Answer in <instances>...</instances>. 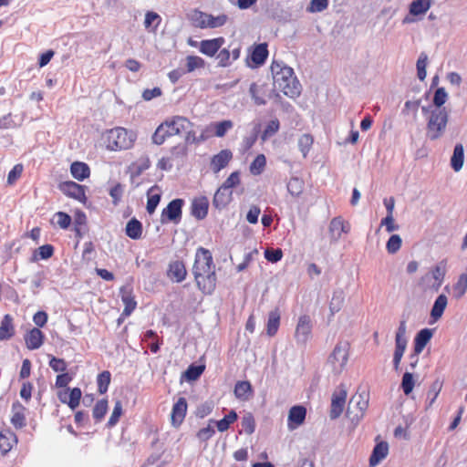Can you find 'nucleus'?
Returning a JSON list of instances; mask_svg holds the SVG:
<instances>
[{"label": "nucleus", "mask_w": 467, "mask_h": 467, "mask_svg": "<svg viewBox=\"0 0 467 467\" xmlns=\"http://www.w3.org/2000/svg\"><path fill=\"white\" fill-rule=\"evenodd\" d=\"M194 124L186 117L172 116L166 119L156 129L152 135V142L156 145L164 143L167 138L180 136L184 138L186 144H193L201 141L193 130Z\"/></svg>", "instance_id": "1"}, {"label": "nucleus", "mask_w": 467, "mask_h": 467, "mask_svg": "<svg viewBox=\"0 0 467 467\" xmlns=\"http://www.w3.org/2000/svg\"><path fill=\"white\" fill-rule=\"evenodd\" d=\"M270 68L274 87L276 90L283 92L284 95L292 99L300 95L301 85L295 76L292 67L285 65L283 61L273 60Z\"/></svg>", "instance_id": "2"}, {"label": "nucleus", "mask_w": 467, "mask_h": 467, "mask_svg": "<svg viewBox=\"0 0 467 467\" xmlns=\"http://www.w3.org/2000/svg\"><path fill=\"white\" fill-rule=\"evenodd\" d=\"M103 143L109 150H122L132 146V140L124 128H114L106 131L102 136Z\"/></svg>", "instance_id": "3"}, {"label": "nucleus", "mask_w": 467, "mask_h": 467, "mask_svg": "<svg viewBox=\"0 0 467 467\" xmlns=\"http://www.w3.org/2000/svg\"><path fill=\"white\" fill-rule=\"evenodd\" d=\"M448 122V112L445 109L431 110L427 123V136L430 140L439 139L444 132Z\"/></svg>", "instance_id": "4"}, {"label": "nucleus", "mask_w": 467, "mask_h": 467, "mask_svg": "<svg viewBox=\"0 0 467 467\" xmlns=\"http://www.w3.org/2000/svg\"><path fill=\"white\" fill-rule=\"evenodd\" d=\"M349 349L350 344L348 341H338L335 346L327 359L334 374L339 375L345 369L348 360Z\"/></svg>", "instance_id": "5"}, {"label": "nucleus", "mask_w": 467, "mask_h": 467, "mask_svg": "<svg viewBox=\"0 0 467 467\" xmlns=\"http://www.w3.org/2000/svg\"><path fill=\"white\" fill-rule=\"evenodd\" d=\"M189 18L192 22V25L194 26L201 28L221 27L225 24L227 20V16L225 15L213 16L212 15L203 13L197 9L191 12V14L189 15Z\"/></svg>", "instance_id": "6"}, {"label": "nucleus", "mask_w": 467, "mask_h": 467, "mask_svg": "<svg viewBox=\"0 0 467 467\" xmlns=\"http://www.w3.org/2000/svg\"><path fill=\"white\" fill-rule=\"evenodd\" d=\"M184 201L177 198L171 201L168 205L162 210L161 214V223H172L178 224L182 221V206Z\"/></svg>", "instance_id": "7"}, {"label": "nucleus", "mask_w": 467, "mask_h": 467, "mask_svg": "<svg viewBox=\"0 0 467 467\" xmlns=\"http://www.w3.org/2000/svg\"><path fill=\"white\" fill-rule=\"evenodd\" d=\"M215 265H213V255L211 252L203 247H199L196 250L195 259L192 265L193 275L197 274H205V272L213 270Z\"/></svg>", "instance_id": "8"}, {"label": "nucleus", "mask_w": 467, "mask_h": 467, "mask_svg": "<svg viewBox=\"0 0 467 467\" xmlns=\"http://www.w3.org/2000/svg\"><path fill=\"white\" fill-rule=\"evenodd\" d=\"M407 338H406V322L401 321L398 327L395 337V350L393 354V367L396 371L400 369V365L403 354L407 348Z\"/></svg>", "instance_id": "9"}, {"label": "nucleus", "mask_w": 467, "mask_h": 467, "mask_svg": "<svg viewBox=\"0 0 467 467\" xmlns=\"http://www.w3.org/2000/svg\"><path fill=\"white\" fill-rule=\"evenodd\" d=\"M312 328L311 317L308 315L300 316L294 335L296 343L306 345L311 337Z\"/></svg>", "instance_id": "10"}, {"label": "nucleus", "mask_w": 467, "mask_h": 467, "mask_svg": "<svg viewBox=\"0 0 467 467\" xmlns=\"http://www.w3.org/2000/svg\"><path fill=\"white\" fill-rule=\"evenodd\" d=\"M188 44L191 47H199L201 53L208 57H213L224 44V39L223 37H217L213 39L202 40L199 43L190 38L188 40Z\"/></svg>", "instance_id": "11"}, {"label": "nucleus", "mask_w": 467, "mask_h": 467, "mask_svg": "<svg viewBox=\"0 0 467 467\" xmlns=\"http://www.w3.org/2000/svg\"><path fill=\"white\" fill-rule=\"evenodd\" d=\"M194 276V280L197 287L206 295H211L216 287V275L215 270H210L205 274H197Z\"/></svg>", "instance_id": "12"}, {"label": "nucleus", "mask_w": 467, "mask_h": 467, "mask_svg": "<svg viewBox=\"0 0 467 467\" xmlns=\"http://www.w3.org/2000/svg\"><path fill=\"white\" fill-rule=\"evenodd\" d=\"M347 389L343 385L337 387L331 398L330 418L337 419L344 410L347 400Z\"/></svg>", "instance_id": "13"}, {"label": "nucleus", "mask_w": 467, "mask_h": 467, "mask_svg": "<svg viewBox=\"0 0 467 467\" xmlns=\"http://www.w3.org/2000/svg\"><path fill=\"white\" fill-rule=\"evenodd\" d=\"M58 189L67 197L84 202L86 200V187L75 182L67 181L59 183Z\"/></svg>", "instance_id": "14"}, {"label": "nucleus", "mask_w": 467, "mask_h": 467, "mask_svg": "<svg viewBox=\"0 0 467 467\" xmlns=\"http://www.w3.org/2000/svg\"><path fill=\"white\" fill-rule=\"evenodd\" d=\"M188 404L184 397H181L173 404L171 413V422L175 428H178L183 422L187 413Z\"/></svg>", "instance_id": "15"}, {"label": "nucleus", "mask_w": 467, "mask_h": 467, "mask_svg": "<svg viewBox=\"0 0 467 467\" xmlns=\"http://www.w3.org/2000/svg\"><path fill=\"white\" fill-rule=\"evenodd\" d=\"M268 57V48L266 43H261L255 45L249 57L247 58V63L251 67H258L262 66Z\"/></svg>", "instance_id": "16"}, {"label": "nucleus", "mask_w": 467, "mask_h": 467, "mask_svg": "<svg viewBox=\"0 0 467 467\" xmlns=\"http://www.w3.org/2000/svg\"><path fill=\"white\" fill-rule=\"evenodd\" d=\"M306 417V409L302 405L293 406L288 411L287 427L293 431L301 426Z\"/></svg>", "instance_id": "17"}, {"label": "nucleus", "mask_w": 467, "mask_h": 467, "mask_svg": "<svg viewBox=\"0 0 467 467\" xmlns=\"http://www.w3.org/2000/svg\"><path fill=\"white\" fill-rule=\"evenodd\" d=\"M82 392L79 388L67 389L58 392V400L67 404L71 410L78 407L81 400Z\"/></svg>", "instance_id": "18"}, {"label": "nucleus", "mask_w": 467, "mask_h": 467, "mask_svg": "<svg viewBox=\"0 0 467 467\" xmlns=\"http://www.w3.org/2000/svg\"><path fill=\"white\" fill-rule=\"evenodd\" d=\"M233 159V152L228 150H222L213 155L210 161V168L213 173H218L221 170L228 166Z\"/></svg>", "instance_id": "19"}, {"label": "nucleus", "mask_w": 467, "mask_h": 467, "mask_svg": "<svg viewBox=\"0 0 467 467\" xmlns=\"http://www.w3.org/2000/svg\"><path fill=\"white\" fill-rule=\"evenodd\" d=\"M167 276L171 281L181 283L187 276V269L185 264L181 260L172 261L169 264L167 269Z\"/></svg>", "instance_id": "20"}, {"label": "nucleus", "mask_w": 467, "mask_h": 467, "mask_svg": "<svg viewBox=\"0 0 467 467\" xmlns=\"http://www.w3.org/2000/svg\"><path fill=\"white\" fill-rule=\"evenodd\" d=\"M329 234L332 241H337L342 234H348L350 231V225L342 217H335L329 223Z\"/></svg>", "instance_id": "21"}, {"label": "nucleus", "mask_w": 467, "mask_h": 467, "mask_svg": "<svg viewBox=\"0 0 467 467\" xmlns=\"http://www.w3.org/2000/svg\"><path fill=\"white\" fill-rule=\"evenodd\" d=\"M249 91L254 104L261 106L266 103L267 98L269 97V88L267 84L259 82L252 83Z\"/></svg>", "instance_id": "22"}, {"label": "nucleus", "mask_w": 467, "mask_h": 467, "mask_svg": "<svg viewBox=\"0 0 467 467\" xmlns=\"http://www.w3.org/2000/svg\"><path fill=\"white\" fill-rule=\"evenodd\" d=\"M209 201L207 197L201 196L194 198L191 205V213L198 220L204 219L208 214Z\"/></svg>", "instance_id": "23"}, {"label": "nucleus", "mask_w": 467, "mask_h": 467, "mask_svg": "<svg viewBox=\"0 0 467 467\" xmlns=\"http://www.w3.org/2000/svg\"><path fill=\"white\" fill-rule=\"evenodd\" d=\"M44 339L45 335L37 327H33L25 335L26 348L30 350L39 348L43 345Z\"/></svg>", "instance_id": "24"}, {"label": "nucleus", "mask_w": 467, "mask_h": 467, "mask_svg": "<svg viewBox=\"0 0 467 467\" xmlns=\"http://www.w3.org/2000/svg\"><path fill=\"white\" fill-rule=\"evenodd\" d=\"M233 192L223 186H220L214 193L213 204L215 208L221 210L225 208L232 201Z\"/></svg>", "instance_id": "25"}, {"label": "nucleus", "mask_w": 467, "mask_h": 467, "mask_svg": "<svg viewBox=\"0 0 467 467\" xmlns=\"http://www.w3.org/2000/svg\"><path fill=\"white\" fill-rule=\"evenodd\" d=\"M121 300L125 306L122 316L129 317L136 308L137 302L132 294V289L123 286L120 288Z\"/></svg>", "instance_id": "26"}, {"label": "nucleus", "mask_w": 467, "mask_h": 467, "mask_svg": "<svg viewBox=\"0 0 467 467\" xmlns=\"http://www.w3.org/2000/svg\"><path fill=\"white\" fill-rule=\"evenodd\" d=\"M17 443L16 435L10 430L0 431V453L5 455Z\"/></svg>", "instance_id": "27"}, {"label": "nucleus", "mask_w": 467, "mask_h": 467, "mask_svg": "<svg viewBox=\"0 0 467 467\" xmlns=\"http://www.w3.org/2000/svg\"><path fill=\"white\" fill-rule=\"evenodd\" d=\"M25 410L26 408L19 401L13 403L11 423L15 428L21 429L26 426Z\"/></svg>", "instance_id": "28"}, {"label": "nucleus", "mask_w": 467, "mask_h": 467, "mask_svg": "<svg viewBox=\"0 0 467 467\" xmlns=\"http://www.w3.org/2000/svg\"><path fill=\"white\" fill-rule=\"evenodd\" d=\"M432 337V330L430 328H423L420 330L414 338V352L415 356L420 354L426 345L429 343Z\"/></svg>", "instance_id": "29"}, {"label": "nucleus", "mask_w": 467, "mask_h": 467, "mask_svg": "<svg viewBox=\"0 0 467 467\" xmlns=\"http://www.w3.org/2000/svg\"><path fill=\"white\" fill-rule=\"evenodd\" d=\"M234 392L238 400L246 401L253 396V388L247 380L237 381Z\"/></svg>", "instance_id": "30"}, {"label": "nucleus", "mask_w": 467, "mask_h": 467, "mask_svg": "<svg viewBox=\"0 0 467 467\" xmlns=\"http://www.w3.org/2000/svg\"><path fill=\"white\" fill-rule=\"evenodd\" d=\"M147 195L148 200L146 210L150 214H152L161 201V192L160 188L157 185H154L148 190Z\"/></svg>", "instance_id": "31"}, {"label": "nucleus", "mask_w": 467, "mask_h": 467, "mask_svg": "<svg viewBox=\"0 0 467 467\" xmlns=\"http://www.w3.org/2000/svg\"><path fill=\"white\" fill-rule=\"evenodd\" d=\"M15 335V327L13 317L6 314L1 320L0 324V340H8Z\"/></svg>", "instance_id": "32"}, {"label": "nucleus", "mask_w": 467, "mask_h": 467, "mask_svg": "<svg viewBox=\"0 0 467 467\" xmlns=\"http://www.w3.org/2000/svg\"><path fill=\"white\" fill-rule=\"evenodd\" d=\"M70 172L76 180L81 182L89 177L90 169L85 162L75 161L70 166Z\"/></svg>", "instance_id": "33"}, {"label": "nucleus", "mask_w": 467, "mask_h": 467, "mask_svg": "<svg viewBox=\"0 0 467 467\" xmlns=\"http://www.w3.org/2000/svg\"><path fill=\"white\" fill-rule=\"evenodd\" d=\"M389 451V446L388 443L385 441H381L378 443L372 451V454L369 458V464L370 466H376L379 463L380 461H382L386 456L388 455Z\"/></svg>", "instance_id": "34"}, {"label": "nucleus", "mask_w": 467, "mask_h": 467, "mask_svg": "<svg viewBox=\"0 0 467 467\" xmlns=\"http://www.w3.org/2000/svg\"><path fill=\"white\" fill-rule=\"evenodd\" d=\"M280 311L278 308L269 312L266 324V333L269 337H274L280 326Z\"/></svg>", "instance_id": "35"}, {"label": "nucleus", "mask_w": 467, "mask_h": 467, "mask_svg": "<svg viewBox=\"0 0 467 467\" xmlns=\"http://www.w3.org/2000/svg\"><path fill=\"white\" fill-rule=\"evenodd\" d=\"M125 233H126L127 236H129L130 239H133V240L140 239L142 236L141 223L136 218L130 219L126 224Z\"/></svg>", "instance_id": "36"}, {"label": "nucleus", "mask_w": 467, "mask_h": 467, "mask_svg": "<svg viewBox=\"0 0 467 467\" xmlns=\"http://www.w3.org/2000/svg\"><path fill=\"white\" fill-rule=\"evenodd\" d=\"M448 304L447 296L443 294L440 295L431 308V317L436 321L441 317Z\"/></svg>", "instance_id": "37"}, {"label": "nucleus", "mask_w": 467, "mask_h": 467, "mask_svg": "<svg viewBox=\"0 0 467 467\" xmlns=\"http://www.w3.org/2000/svg\"><path fill=\"white\" fill-rule=\"evenodd\" d=\"M464 150L461 143L455 145L453 154L451 159V166L455 171H459L463 165Z\"/></svg>", "instance_id": "38"}, {"label": "nucleus", "mask_w": 467, "mask_h": 467, "mask_svg": "<svg viewBox=\"0 0 467 467\" xmlns=\"http://www.w3.org/2000/svg\"><path fill=\"white\" fill-rule=\"evenodd\" d=\"M238 419V415L234 410H231L227 415H225L222 420H211L210 422H213L216 425L217 430L220 432L226 431L231 424L235 422Z\"/></svg>", "instance_id": "39"}, {"label": "nucleus", "mask_w": 467, "mask_h": 467, "mask_svg": "<svg viewBox=\"0 0 467 467\" xmlns=\"http://www.w3.org/2000/svg\"><path fill=\"white\" fill-rule=\"evenodd\" d=\"M431 0H413L410 5V13L412 16L424 15L431 7Z\"/></svg>", "instance_id": "40"}, {"label": "nucleus", "mask_w": 467, "mask_h": 467, "mask_svg": "<svg viewBox=\"0 0 467 467\" xmlns=\"http://www.w3.org/2000/svg\"><path fill=\"white\" fill-rule=\"evenodd\" d=\"M206 66L205 60L199 56H187L185 58L186 72L191 73L196 69L204 68Z\"/></svg>", "instance_id": "41"}, {"label": "nucleus", "mask_w": 467, "mask_h": 467, "mask_svg": "<svg viewBox=\"0 0 467 467\" xmlns=\"http://www.w3.org/2000/svg\"><path fill=\"white\" fill-rule=\"evenodd\" d=\"M467 291V274H462L452 286V296L456 299L462 298Z\"/></svg>", "instance_id": "42"}, {"label": "nucleus", "mask_w": 467, "mask_h": 467, "mask_svg": "<svg viewBox=\"0 0 467 467\" xmlns=\"http://www.w3.org/2000/svg\"><path fill=\"white\" fill-rule=\"evenodd\" d=\"M345 296L343 291H336L333 293L331 301L329 303L330 315L334 316L339 312L344 306Z\"/></svg>", "instance_id": "43"}, {"label": "nucleus", "mask_w": 467, "mask_h": 467, "mask_svg": "<svg viewBox=\"0 0 467 467\" xmlns=\"http://www.w3.org/2000/svg\"><path fill=\"white\" fill-rule=\"evenodd\" d=\"M305 187V182L298 177H292L287 182V191L293 197H299Z\"/></svg>", "instance_id": "44"}, {"label": "nucleus", "mask_w": 467, "mask_h": 467, "mask_svg": "<svg viewBox=\"0 0 467 467\" xmlns=\"http://www.w3.org/2000/svg\"><path fill=\"white\" fill-rule=\"evenodd\" d=\"M445 266L446 264L444 262H441L439 265H437L431 271L432 277L435 280V282L432 285V287L435 291H438L440 289L443 282L445 276Z\"/></svg>", "instance_id": "45"}, {"label": "nucleus", "mask_w": 467, "mask_h": 467, "mask_svg": "<svg viewBox=\"0 0 467 467\" xmlns=\"http://www.w3.org/2000/svg\"><path fill=\"white\" fill-rule=\"evenodd\" d=\"M150 166V161L148 157H141L134 161L131 166V176L138 177Z\"/></svg>", "instance_id": "46"}, {"label": "nucleus", "mask_w": 467, "mask_h": 467, "mask_svg": "<svg viewBox=\"0 0 467 467\" xmlns=\"http://www.w3.org/2000/svg\"><path fill=\"white\" fill-rule=\"evenodd\" d=\"M111 380V374L109 370H104L97 377L98 391L104 394L108 391Z\"/></svg>", "instance_id": "47"}, {"label": "nucleus", "mask_w": 467, "mask_h": 467, "mask_svg": "<svg viewBox=\"0 0 467 467\" xmlns=\"http://www.w3.org/2000/svg\"><path fill=\"white\" fill-rule=\"evenodd\" d=\"M266 166V158L264 154H258L251 162L249 170L253 175H260Z\"/></svg>", "instance_id": "48"}, {"label": "nucleus", "mask_w": 467, "mask_h": 467, "mask_svg": "<svg viewBox=\"0 0 467 467\" xmlns=\"http://www.w3.org/2000/svg\"><path fill=\"white\" fill-rule=\"evenodd\" d=\"M214 130V136L218 138L223 137L228 130L234 127V123L230 119L215 122L211 125Z\"/></svg>", "instance_id": "49"}, {"label": "nucleus", "mask_w": 467, "mask_h": 467, "mask_svg": "<svg viewBox=\"0 0 467 467\" xmlns=\"http://www.w3.org/2000/svg\"><path fill=\"white\" fill-rule=\"evenodd\" d=\"M241 426L243 431L247 434L251 435L255 430V420L251 412H247L242 417Z\"/></svg>", "instance_id": "50"}, {"label": "nucleus", "mask_w": 467, "mask_h": 467, "mask_svg": "<svg viewBox=\"0 0 467 467\" xmlns=\"http://www.w3.org/2000/svg\"><path fill=\"white\" fill-rule=\"evenodd\" d=\"M279 129L280 123L277 119L270 120L261 135V140L263 141H265L266 140L274 136L279 130Z\"/></svg>", "instance_id": "51"}, {"label": "nucleus", "mask_w": 467, "mask_h": 467, "mask_svg": "<svg viewBox=\"0 0 467 467\" xmlns=\"http://www.w3.org/2000/svg\"><path fill=\"white\" fill-rule=\"evenodd\" d=\"M108 410V400L106 399L99 400L93 408V418L96 421H100Z\"/></svg>", "instance_id": "52"}, {"label": "nucleus", "mask_w": 467, "mask_h": 467, "mask_svg": "<svg viewBox=\"0 0 467 467\" xmlns=\"http://www.w3.org/2000/svg\"><path fill=\"white\" fill-rule=\"evenodd\" d=\"M314 138L310 134H303L298 140V147L304 157H306L312 145Z\"/></svg>", "instance_id": "53"}, {"label": "nucleus", "mask_w": 467, "mask_h": 467, "mask_svg": "<svg viewBox=\"0 0 467 467\" xmlns=\"http://www.w3.org/2000/svg\"><path fill=\"white\" fill-rule=\"evenodd\" d=\"M428 62V56L425 53H421L417 61V75L420 80L423 81L426 78L427 72L426 67Z\"/></svg>", "instance_id": "54"}, {"label": "nucleus", "mask_w": 467, "mask_h": 467, "mask_svg": "<svg viewBox=\"0 0 467 467\" xmlns=\"http://www.w3.org/2000/svg\"><path fill=\"white\" fill-rule=\"evenodd\" d=\"M368 400L363 399L361 395L353 396L351 398L350 401H349V405H348V413H351L352 406L356 405L357 407H358L360 416H362L364 411L368 408Z\"/></svg>", "instance_id": "55"}, {"label": "nucleus", "mask_w": 467, "mask_h": 467, "mask_svg": "<svg viewBox=\"0 0 467 467\" xmlns=\"http://www.w3.org/2000/svg\"><path fill=\"white\" fill-rule=\"evenodd\" d=\"M54 254V247L51 244H44L34 253V259H48Z\"/></svg>", "instance_id": "56"}, {"label": "nucleus", "mask_w": 467, "mask_h": 467, "mask_svg": "<svg viewBox=\"0 0 467 467\" xmlns=\"http://www.w3.org/2000/svg\"><path fill=\"white\" fill-rule=\"evenodd\" d=\"M415 386L413 375L410 372H405L401 380V389L405 395H409L412 392Z\"/></svg>", "instance_id": "57"}, {"label": "nucleus", "mask_w": 467, "mask_h": 467, "mask_svg": "<svg viewBox=\"0 0 467 467\" xmlns=\"http://www.w3.org/2000/svg\"><path fill=\"white\" fill-rule=\"evenodd\" d=\"M161 22V17L153 11H149L145 15L144 26L146 28H157Z\"/></svg>", "instance_id": "58"}, {"label": "nucleus", "mask_w": 467, "mask_h": 467, "mask_svg": "<svg viewBox=\"0 0 467 467\" xmlns=\"http://www.w3.org/2000/svg\"><path fill=\"white\" fill-rule=\"evenodd\" d=\"M121 415H122V404H121L120 400H117L115 402L113 411L108 420V423H107L108 427L110 428V427L115 426L118 423Z\"/></svg>", "instance_id": "59"}, {"label": "nucleus", "mask_w": 467, "mask_h": 467, "mask_svg": "<svg viewBox=\"0 0 467 467\" xmlns=\"http://www.w3.org/2000/svg\"><path fill=\"white\" fill-rule=\"evenodd\" d=\"M402 240L399 234H392L387 242L386 248L389 254L397 253L401 247Z\"/></svg>", "instance_id": "60"}, {"label": "nucleus", "mask_w": 467, "mask_h": 467, "mask_svg": "<svg viewBox=\"0 0 467 467\" xmlns=\"http://www.w3.org/2000/svg\"><path fill=\"white\" fill-rule=\"evenodd\" d=\"M217 60L220 67H225L230 66L234 62L231 57L230 49L227 47L220 50L217 55Z\"/></svg>", "instance_id": "61"}, {"label": "nucleus", "mask_w": 467, "mask_h": 467, "mask_svg": "<svg viewBox=\"0 0 467 467\" xmlns=\"http://www.w3.org/2000/svg\"><path fill=\"white\" fill-rule=\"evenodd\" d=\"M24 171V166L21 163L16 164L13 169L8 172L7 175V183L9 185L14 184L22 175Z\"/></svg>", "instance_id": "62"}, {"label": "nucleus", "mask_w": 467, "mask_h": 467, "mask_svg": "<svg viewBox=\"0 0 467 467\" xmlns=\"http://www.w3.org/2000/svg\"><path fill=\"white\" fill-rule=\"evenodd\" d=\"M48 365L56 372H65L67 368V362L63 358L54 356H50Z\"/></svg>", "instance_id": "63"}, {"label": "nucleus", "mask_w": 467, "mask_h": 467, "mask_svg": "<svg viewBox=\"0 0 467 467\" xmlns=\"http://www.w3.org/2000/svg\"><path fill=\"white\" fill-rule=\"evenodd\" d=\"M448 94L444 88H438L434 93L433 97V104L437 109H441V107L447 101Z\"/></svg>", "instance_id": "64"}]
</instances>
